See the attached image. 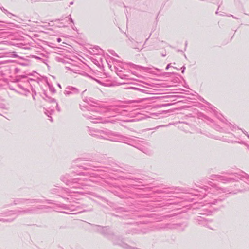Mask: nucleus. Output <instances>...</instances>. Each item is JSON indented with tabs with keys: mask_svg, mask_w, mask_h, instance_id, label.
<instances>
[{
	"mask_svg": "<svg viewBox=\"0 0 249 249\" xmlns=\"http://www.w3.org/2000/svg\"><path fill=\"white\" fill-rule=\"evenodd\" d=\"M42 202V200L39 199H27L25 198H15L13 201V205H18L20 204H26V206H29L30 204H33L35 203H38ZM45 206L38 205L35 206L32 205L30 206L20 208L17 210L9 211L4 212L3 215L5 217L12 216L11 218H0V221L3 222H11L17 216L19 215H31L34 214H37L39 213V211L40 209L46 208Z\"/></svg>",
	"mask_w": 249,
	"mask_h": 249,
	"instance_id": "1",
	"label": "nucleus"
},
{
	"mask_svg": "<svg viewBox=\"0 0 249 249\" xmlns=\"http://www.w3.org/2000/svg\"><path fill=\"white\" fill-rule=\"evenodd\" d=\"M99 107L96 108L94 110H92L91 111H89L85 113L84 114V116L85 118H87L89 120H90L91 122L93 123H103L102 121V118L100 117H96L93 113L96 112H99L100 113H106V112H110L111 113L113 116H115L117 114H120L121 115H128L129 114L127 113L128 110L125 109L126 108L124 107H114L111 108H103L100 106H99ZM108 122L107 121H104V123Z\"/></svg>",
	"mask_w": 249,
	"mask_h": 249,
	"instance_id": "2",
	"label": "nucleus"
},
{
	"mask_svg": "<svg viewBox=\"0 0 249 249\" xmlns=\"http://www.w3.org/2000/svg\"><path fill=\"white\" fill-rule=\"evenodd\" d=\"M75 174L73 172L71 174L66 173L60 177V180L66 185L69 186L71 189H80L84 186L90 185L89 182L93 181L90 177L89 179H86L84 178H74Z\"/></svg>",
	"mask_w": 249,
	"mask_h": 249,
	"instance_id": "3",
	"label": "nucleus"
},
{
	"mask_svg": "<svg viewBox=\"0 0 249 249\" xmlns=\"http://www.w3.org/2000/svg\"><path fill=\"white\" fill-rule=\"evenodd\" d=\"M212 179H215L221 181L224 183L234 182L239 180L244 181L246 183L249 184V175L246 173H242L241 174L233 173L229 176L213 175L211 176Z\"/></svg>",
	"mask_w": 249,
	"mask_h": 249,
	"instance_id": "4",
	"label": "nucleus"
},
{
	"mask_svg": "<svg viewBox=\"0 0 249 249\" xmlns=\"http://www.w3.org/2000/svg\"><path fill=\"white\" fill-rule=\"evenodd\" d=\"M97 132L98 133V138L110 141L127 143V142L129 139L127 137L122 135L118 132L108 129L100 130V131H97Z\"/></svg>",
	"mask_w": 249,
	"mask_h": 249,
	"instance_id": "5",
	"label": "nucleus"
},
{
	"mask_svg": "<svg viewBox=\"0 0 249 249\" xmlns=\"http://www.w3.org/2000/svg\"><path fill=\"white\" fill-rule=\"evenodd\" d=\"M97 231L101 233L106 235L110 239L114 244L118 245L122 248L125 249H139L135 247H132L126 243H124L120 238L114 235L110 232L109 228L108 227H102L99 226H97Z\"/></svg>",
	"mask_w": 249,
	"mask_h": 249,
	"instance_id": "6",
	"label": "nucleus"
},
{
	"mask_svg": "<svg viewBox=\"0 0 249 249\" xmlns=\"http://www.w3.org/2000/svg\"><path fill=\"white\" fill-rule=\"evenodd\" d=\"M208 184L210 186H211L212 188L205 186V188H201V189H203L205 192L208 191V193H210V192L212 191L213 192V193H214L215 194H218L221 192L231 193V189H229L228 188L218 187L216 185L213 186L211 182L209 183Z\"/></svg>",
	"mask_w": 249,
	"mask_h": 249,
	"instance_id": "7",
	"label": "nucleus"
},
{
	"mask_svg": "<svg viewBox=\"0 0 249 249\" xmlns=\"http://www.w3.org/2000/svg\"><path fill=\"white\" fill-rule=\"evenodd\" d=\"M80 90L73 86H68L66 87L63 93L67 97L71 96L73 95H76L80 93Z\"/></svg>",
	"mask_w": 249,
	"mask_h": 249,
	"instance_id": "8",
	"label": "nucleus"
},
{
	"mask_svg": "<svg viewBox=\"0 0 249 249\" xmlns=\"http://www.w3.org/2000/svg\"><path fill=\"white\" fill-rule=\"evenodd\" d=\"M197 220L199 224L203 225V226H206L210 229H214V225H213L211 221H209L201 216L198 217Z\"/></svg>",
	"mask_w": 249,
	"mask_h": 249,
	"instance_id": "9",
	"label": "nucleus"
},
{
	"mask_svg": "<svg viewBox=\"0 0 249 249\" xmlns=\"http://www.w3.org/2000/svg\"><path fill=\"white\" fill-rule=\"evenodd\" d=\"M205 201L207 202V203L203 205V206L205 207V208L203 209V210H206V212L205 213H204L203 214H206V215H209L212 213V210H208L207 208H209V207L210 206H211L212 204H213V205L215 204L217 202V200H216V199H214L213 200H212V201H208L207 200H206Z\"/></svg>",
	"mask_w": 249,
	"mask_h": 249,
	"instance_id": "10",
	"label": "nucleus"
},
{
	"mask_svg": "<svg viewBox=\"0 0 249 249\" xmlns=\"http://www.w3.org/2000/svg\"><path fill=\"white\" fill-rule=\"evenodd\" d=\"M59 207L64 210L70 211V212L75 211L77 210V208H79V206H75L74 205H70L67 206L65 204H62Z\"/></svg>",
	"mask_w": 249,
	"mask_h": 249,
	"instance_id": "11",
	"label": "nucleus"
},
{
	"mask_svg": "<svg viewBox=\"0 0 249 249\" xmlns=\"http://www.w3.org/2000/svg\"><path fill=\"white\" fill-rule=\"evenodd\" d=\"M180 225L179 224H167L164 225L163 227H160L159 226H156V229H160L161 228L164 229H178V227H180Z\"/></svg>",
	"mask_w": 249,
	"mask_h": 249,
	"instance_id": "12",
	"label": "nucleus"
},
{
	"mask_svg": "<svg viewBox=\"0 0 249 249\" xmlns=\"http://www.w3.org/2000/svg\"><path fill=\"white\" fill-rule=\"evenodd\" d=\"M85 101L87 102L88 104L92 106L97 107L99 105L98 101L92 98H89L88 99H86V101Z\"/></svg>",
	"mask_w": 249,
	"mask_h": 249,
	"instance_id": "13",
	"label": "nucleus"
},
{
	"mask_svg": "<svg viewBox=\"0 0 249 249\" xmlns=\"http://www.w3.org/2000/svg\"><path fill=\"white\" fill-rule=\"evenodd\" d=\"M88 132L89 134V135L93 136H96L98 138V133L97 131H100V130L98 129H92L89 127H88Z\"/></svg>",
	"mask_w": 249,
	"mask_h": 249,
	"instance_id": "14",
	"label": "nucleus"
},
{
	"mask_svg": "<svg viewBox=\"0 0 249 249\" xmlns=\"http://www.w3.org/2000/svg\"><path fill=\"white\" fill-rule=\"evenodd\" d=\"M215 107H214L213 108H212V109L213 110V111L215 115L216 116V117L219 119L220 120L221 122H224V118L223 117V116L220 113H218L216 111L215 109Z\"/></svg>",
	"mask_w": 249,
	"mask_h": 249,
	"instance_id": "15",
	"label": "nucleus"
},
{
	"mask_svg": "<svg viewBox=\"0 0 249 249\" xmlns=\"http://www.w3.org/2000/svg\"><path fill=\"white\" fill-rule=\"evenodd\" d=\"M66 69L67 70H70V71L73 72L74 73H80L79 72V71H80L79 70V67L72 66L71 67H66Z\"/></svg>",
	"mask_w": 249,
	"mask_h": 249,
	"instance_id": "16",
	"label": "nucleus"
},
{
	"mask_svg": "<svg viewBox=\"0 0 249 249\" xmlns=\"http://www.w3.org/2000/svg\"><path fill=\"white\" fill-rule=\"evenodd\" d=\"M142 151L143 153L146 154H150L151 153V151L150 149L148 148H142L140 149Z\"/></svg>",
	"mask_w": 249,
	"mask_h": 249,
	"instance_id": "17",
	"label": "nucleus"
},
{
	"mask_svg": "<svg viewBox=\"0 0 249 249\" xmlns=\"http://www.w3.org/2000/svg\"><path fill=\"white\" fill-rule=\"evenodd\" d=\"M131 89H134L135 90H138L140 92H144V93H146V91L145 89H141V88H136V87H132Z\"/></svg>",
	"mask_w": 249,
	"mask_h": 249,
	"instance_id": "18",
	"label": "nucleus"
},
{
	"mask_svg": "<svg viewBox=\"0 0 249 249\" xmlns=\"http://www.w3.org/2000/svg\"><path fill=\"white\" fill-rule=\"evenodd\" d=\"M51 102H54V103H55L56 107V109L58 111H60V107L58 106V103L56 102L55 100L54 99H52L51 100Z\"/></svg>",
	"mask_w": 249,
	"mask_h": 249,
	"instance_id": "19",
	"label": "nucleus"
},
{
	"mask_svg": "<svg viewBox=\"0 0 249 249\" xmlns=\"http://www.w3.org/2000/svg\"><path fill=\"white\" fill-rule=\"evenodd\" d=\"M63 190H64V192H65L66 193H71L72 192H73V193H78V192H75V191H71V190H70V189H68V188H64L62 189Z\"/></svg>",
	"mask_w": 249,
	"mask_h": 249,
	"instance_id": "20",
	"label": "nucleus"
},
{
	"mask_svg": "<svg viewBox=\"0 0 249 249\" xmlns=\"http://www.w3.org/2000/svg\"><path fill=\"white\" fill-rule=\"evenodd\" d=\"M202 116L205 119H206L207 120L209 121V122H213V120L211 119L210 118H209V117H208L207 116H206V115H204L203 114L202 115Z\"/></svg>",
	"mask_w": 249,
	"mask_h": 249,
	"instance_id": "21",
	"label": "nucleus"
},
{
	"mask_svg": "<svg viewBox=\"0 0 249 249\" xmlns=\"http://www.w3.org/2000/svg\"><path fill=\"white\" fill-rule=\"evenodd\" d=\"M109 53H110L111 55H113V56H117V57H119V56L117 55V54H116V53H115V52L114 51H113V50H110V51H109Z\"/></svg>",
	"mask_w": 249,
	"mask_h": 249,
	"instance_id": "22",
	"label": "nucleus"
},
{
	"mask_svg": "<svg viewBox=\"0 0 249 249\" xmlns=\"http://www.w3.org/2000/svg\"><path fill=\"white\" fill-rule=\"evenodd\" d=\"M82 160L81 159H76V160H75L74 161H73V163H75L74 165H73V166H79L78 165H77L76 164L79 161H81Z\"/></svg>",
	"mask_w": 249,
	"mask_h": 249,
	"instance_id": "23",
	"label": "nucleus"
},
{
	"mask_svg": "<svg viewBox=\"0 0 249 249\" xmlns=\"http://www.w3.org/2000/svg\"><path fill=\"white\" fill-rule=\"evenodd\" d=\"M141 68L145 71H149L151 69L150 68L147 67H141Z\"/></svg>",
	"mask_w": 249,
	"mask_h": 249,
	"instance_id": "24",
	"label": "nucleus"
},
{
	"mask_svg": "<svg viewBox=\"0 0 249 249\" xmlns=\"http://www.w3.org/2000/svg\"><path fill=\"white\" fill-rule=\"evenodd\" d=\"M0 8L5 14H7V13H8V11L6 9H5L4 7H1Z\"/></svg>",
	"mask_w": 249,
	"mask_h": 249,
	"instance_id": "25",
	"label": "nucleus"
},
{
	"mask_svg": "<svg viewBox=\"0 0 249 249\" xmlns=\"http://www.w3.org/2000/svg\"><path fill=\"white\" fill-rule=\"evenodd\" d=\"M195 195L196 196H202V197H204L205 196H206V194L205 193H202V195L201 194H195Z\"/></svg>",
	"mask_w": 249,
	"mask_h": 249,
	"instance_id": "26",
	"label": "nucleus"
},
{
	"mask_svg": "<svg viewBox=\"0 0 249 249\" xmlns=\"http://www.w3.org/2000/svg\"><path fill=\"white\" fill-rule=\"evenodd\" d=\"M7 15L8 17H9L10 18H11L12 16H16L15 15L13 14L12 13L8 12V13H7Z\"/></svg>",
	"mask_w": 249,
	"mask_h": 249,
	"instance_id": "27",
	"label": "nucleus"
},
{
	"mask_svg": "<svg viewBox=\"0 0 249 249\" xmlns=\"http://www.w3.org/2000/svg\"><path fill=\"white\" fill-rule=\"evenodd\" d=\"M222 141H224V142H232V141H231V140H227L224 138H222Z\"/></svg>",
	"mask_w": 249,
	"mask_h": 249,
	"instance_id": "28",
	"label": "nucleus"
},
{
	"mask_svg": "<svg viewBox=\"0 0 249 249\" xmlns=\"http://www.w3.org/2000/svg\"><path fill=\"white\" fill-rule=\"evenodd\" d=\"M68 19H69V20L71 22V23H73V19L71 18V15H70L69 16V17H68Z\"/></svg>",
	"mask_w": 249,
	"mask_h": 249,
	"instance_id": "29",
	"label": "nucleus"
},
{
	"mask_svg": "<svg viewBox=\"0 0 249 249\" xmlns=\"http://www.w3.org/2000/svg\"><path fill=\"white\" fill-rule=\"evenodd\" d=\"M46 201L48 204H53V201L51 200H46Z\"/></svg>",
	"mask_w": 249,
	"mask_h": 249,
	"instance_id": "30",
	"label": "nucleus"
},
{
	"mask_svg": "<svg viewBox=\"0 0 249 249\" xmlns=\"http://www.w3.org/2000/svg\"><path fill=\"white\" fill-rule=\"evenodd\" d=\"M185 66H183L182 67H181V69L182 70V71H181V72L182 73H183L184 72V71H185Z\"/></svg>",
	"mask_w": 249,
	"mask_h": 249,
	"instance_id": "31",
	"label": "nucleus"
},
{
	"mask_svg": "<svg viewBox=\"0 0 249 249\" xmlns=\"http://www.w3.org/2000/svg\"><path fill=\"white\" fill-rule=\"evenodd\" d=\"M61 212L63 213H67V214H71L72 213L70 211L69 212ZM72 213L74 214V213Z\"/></svg>",
	"mask_w": 249,
	"mask_h": 249,
	"instance_id": "32",
	"label": "nucleus"
},
{
	"mask_svg": "<svg viewBox=\"0 0 249 249\" xmlns=\"http://www.w3.org/2000/svg\"><path fill=\"white\" fill-rule=\"evenodd\" d=\"M171 64H169L167 65V66H166V70H167L170 67H171Z\"/></svg>",
	"mask_w": 249,
	"mask_h": 249,
	"instance_id": "33",
	"label": "nucleus"
},
{
	"mask_svg": "<svg viewBox=\"0 0 249 249\" xmlns=\"http://www.w3.org/2000/svg\"><path fill=\"white\" fill-rule=\"evenodd\" d=\"M57 189H52L51 190V193H54L55 192V190H56Z\"/></svg>",
	"mask_w": 249,
	"mask_h": 249,
	"instance_id": "34",
	"label": "nucleus"
},
{
	"mask_svg": "<svg viewBox=\"0 0 249 249\" xmlns=\"http://www.w3.org/2000/svg\"><path fill=\"white\" fill-rule=\"evenodd\" d=\"M94 80H95L97 82H98V83H100V84H103V83L100 81L99 80H97V79H93Z\"/></svg>",
	"mask_w": 249,
	"mask_h": 249,
	"instance_id": "35",
	"label": "nucleus"
},
{
	"mask_svg": "<svg viewBox=\"0 0 249 249\" xmlns=\"http://www.w3.org/2000/svg\"><path fill=\"white\" fill-rule=\"evenodd\" d=\"M170 104H166L162 105L161 106L162 107H165V106H170Z\"/></svg>",
	"mask_w": 249,
	"mask_h": 249,
	"instance_id": "36",
	"label": "nucleus"
},
{
	"mask_svg": "<svg viewBox=\"0 0 249 249\" xmlns=\"http://www.w3.org/2000/svg\"><path fill=\"white\" fill-rule=\"evenodd\" d=\"M59 196H60L61 197H62L64 199H69L68 198H66L65 197L62 196H61V195H59Z\"/></svg>",
	"mask_w": 249,
	"mask_h": 249,
	"instance_id": "37",
	"label": "nucleus"
},
{
	"mask_svg": "<svg viewBox=\"0 0 249 249\" xmlns=\"http://www.w3.org/2000/svg\"><path fill=\"white\" fill-rule=\"evenodd\" d=\"M57 42H60L61 41V39L60 38H58L57 39Z\"/></svg>",
	"mask_w": 249,
	"mask_h": 249,
	"instance_id": "38",
	"label": "nucleus"
},
{
	"mask_svg": "<svg viewBox=\"0 0 249 249\" xmlns=\"http://www.w3.org/2000/svg\"><path fill=\"white\" fill-rule=\"evenodd\" d=\"M101 52H102V50H101V49H99V51H98V53H101Z\"/></svg>",
	"mask_w": 249,
	"mask_h": 249,
	"instance_id": "39",
	"label": "nucleus"
},
{
	"mask_svg": "<svg viewBox=\"0 0 249 249\" xmlns=\"http://www.w3.org/2000/svg\"><path fill=\"white\" fill-rule=\"evenodd\" d=\"M234 128V126H233V125H231V129H233V128Z\"/></svg>",
	"mask_w": 249,
	"mask_h": 249,
	"instance_id": "40",
	"label": "nucleus"
},
{
	"mask_svg": "<svg viewBox=\"0 0 249 249\" xmlns=\"http://www.w3.org/2000/svg\"><path fill=\"white\" fill-rule=\"evenodd\" d=\"M232 17H233L234 18L237 19V18L236 17H234L233 15H231Z\"/></svg>",
	"mask_w": 249,
	"mask_h": 249,
	"instance_id": "41",
	"label": "nucleus"
},
{
	"mask_svg": "<svg viewBox=\"0 0 249 249\" xmlns=\"http://www.w3.org/2000/svg\"><path fill=\"white\" fill-rule=\"evenodd\" d=\"M70 4V5H72L73 4V2H71Z\"/></svg>",
	"mask_w": 249,
	"mask_h": 249,
	"instance_id": "42",
	"label": "nucleus"
},
{
	"mask_svg": "<svg viewBox=\"0 0 249 249\" xmlns=\"http://www.w3.org/2000/svg\"><path fill=\"white\" fill-rule=\"evenodd\" d=\"M164 74H170V73H169V72H165Z\"/></svg>",
	"mask_w": 249,
	"mask_h": 249,
	"instance_id": "43",
	"label": "nucleus"
},
{
	"mask_svg": "<svg viewBox=\"0 0 249 249\" xmlns=\"http://www.w3.org/2000/svg\"><path fill=\"white\" fill-rule=\"evenodd\" d=\"M118 75H119V76L121 78H123V77L121 76V75H120L119 74H118Z\"/></svg>",
	"mask_w": 249,
	"mask_h": 249,
	"instance_id": "44",
	"label": "nucleus"
},
{
	"mask_svg": "<svg viewBox=\"0 0 249 249\" xmlns=\"http://www.w3.org/2000/svg\"><path fill=\"white\" fill-rule=\"evenodd\" d=\"M243 133H244L245 135H246L248 134H247V133L246 132H243Z\"/></svg>",
	"mask_w": 249,
	"mask_h": 249,
	"instance_id": "45",
	"label": "nucleus"
},
{
	"mask_svg": "<svg viewBox=\"0 0 249 249\" xmlns=\"http://www.w3.org/2000/svg\"><path fill=\"white\" fill-rule=\"evenodd\" d=\"M17 56H18L17 55H14V57H17Z\"/></svg>",
	"mask_w": 249,
	"mask_h": 249,
	"instance_id": "46",
	"label": "nucleus"
},
{
	"mask_svg": "<svg viewBox=\"0 0 249 249\" xmlns=\"http://www.w3.org/2000/svg\"><path fill=\"white\" fill-rule=\"evenodd\" d=\"M155 70H157V71H160V70L158 68H155Z\"/></svg>",
	"mask_w": 249,
	"mask_h": 249,
	"instance_id": "47",
	"label": "nucleus"
},
{
	"mask_svg": "<svg viewBox=\"0 0 249 249\" xmlns=\"http://www.w3.org/2000/svg\"><path fill=\"white\" fill-rule=\"evenodd\" d=\"M83 169H88V168H86V167H84Z\"/></svg>",
	"mask_w": 249,
	"mask_h": 249,
	"instance_id": "48",
	"label": "nucleus"
},
{
	"mask_svg": "<svg viewBox=\"0 0 249 249\" xmlns=\"http://www.w3.org/2000/svg\"><path fill=\"white\" fill-rule=\"evenodd\" d=\"M166 55L165 54H162V56L164 57Z\"/></svg>",
	"mask_w": 249,
	"mask_h": 249,
	"instance_id": "49",
	"label": "nucleus"
},
{
	"mask_svg": "<svg viewBox=\"0 0 249 249\" xmlns=\"http://www.w3.org/2000/svg\"><path fill=\"white\" fill-rule=\"evenodd\" d=\"M2 22H3L2 21H0V23H2Z\"/></svg>",
	"mask_w": 249,
	"mask_h": 249,
	"instance_id": "50",
	"label": "nucleus"
}]
</instances>
